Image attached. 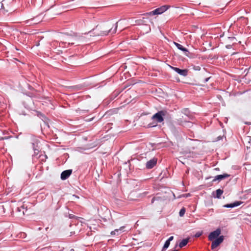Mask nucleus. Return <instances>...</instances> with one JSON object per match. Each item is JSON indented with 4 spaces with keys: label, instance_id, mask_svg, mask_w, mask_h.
I'll return each mask as SVG.
<instances>
[{
    "label": "nucleus",
    "instance_id": "f257e3e1",
    "mask_svg": "<svg viewBox=\"0 0 251 251\" xmlns=\"http://www.w3.org/2000/svg\"><path fill=\"white\" fill-rule=\"evenodd\" d=\"M139 120L143 125H147L148 127H154L156 126L157 113L152 116L149 115H142Z\"/></svg>",
    "mask_w": 251,
    "mask_h": 251
},
{
    "label": "nucleus",
    "instance_id": "f03ea898",
    "mask_svg": "<svg viewBox=\"0 0 251 251\" xmlns=\"http://www.w3.org/2000/svg\"><path fill=\"white\" fill-rule=\"evenodd\" d=\"M112 27H106L105 25H97L95 28L93 29L94 36H106L110 32Z\"/></svg>",
    "mask_w": 251,
    "mask_h": 251
},
{
    "label": "nucleus",
    "instance_id": "7ed1b4c3",
    "mask_svg": "<svg viewBox=\"0 0 251 251\" xmlns=\"http://www.w3.org/2000/svg\"><path fill=\"white\" fill-rule=\"evenodd\" d=\"M155 15H157V9H154L153 11L151 12H150L144 14V17H143V19H139L136 21L135 22L137 23V25H139L146 24L145 23L146 22L145 19H149V17H148L149 16H152ZM151 20V19L150 18V20Z\"/></svg>",
    "mask_w": 251,
    "mask_h": 251
},
{
    "label": "nucleus",
    "instance_id": "20e7f679",
    "mask_svg": "<svg viewBox=\"0 0 251 251\" xmlns=\"http://www.w3.org/2000/svg\"><path fill=\"white\" fill-rule=\"evenodd\" d=\"M171 118L170 114L166 110L158 111V123H161L164 120Z\"/></svg>",
    "mask_w": 251,
    "mask_h": 251
},
{
    "label": "nucleus",
    "instance_id": "39448f33",
    "mask_svg": "<svg viewBox=\"0 0 251 251\" xmlns=\"http://www.w3.org/2000/svg\"><path fill=\"white\" fill-rule=\"evenodd\" d=\"M75 40L73 39L71 36H66L64 38H62V40L59 43V46L62 47H66V44L68 45H73L74 44V41Z\"/></svg>",
    "mask_w": 251,
    "mask_h": 251
},
{
    "label": "nucleus",
    "instance_id": "423d86ee",
    "mask_svg": "<svg viewBox=\"0 0 251 251\" xmlns=\"http://www.w3.org/2000/svg\"><path fill=\"white\" fill-rule=\"evenodd\" d=\"M221 233V230L220 228H218L216 229L215 230L210 233L208 236V240L209 241H213L217 238H218L220 236Z\"/></svg>",
    "mask_w": 251,
    "mask_h": 251
},
{
    "label": "nucleus",
    "instance_id": "0eeeda50",
    "mask_svg": "<svg viewBox=\"0 0 251 251\" xmlns=\"http://www.w3.org/2000/svg\"><path fill=\"white\" fill-rule=\"evenodd\" d=\"M224 236L223 235L220 236L218 238L212 241L211 243V249L214 250V249L218 247L224 241Z\"/></svg>",
    "mask_w": 251,
    "mask_h": 251
},
{
    "label": "nucleus",
    "instance_id": "6e6552de",
    "mask_svg": "<svg viewBox=\"0 0 251 251\" xmlns=\"http://www.w3.org/2000/svg\"><path fill=\"white\" fill-rule=\"evenodd\" d=\"M171 68L175 71L176 72L178 73L181 75L183 76H186L188 75V70L187 69H180L178 68L175 67H171Z\"/></svg>",
    "mask_w": 251,
    "mask_h": 251
},
{
    "label": "nucleus",
    "instance_id": "1a4fd4ad",
    "mask_svg": "<svg viewBox=\"0 0 251 251\" xmlns=\"http://www.w3.org/2000/svg\"><path fill=\"white\" fill-rule=\"evenodd\" d=\"M177 123L179 125L182 126H186L188 124L189 125L188 126H190L191 125H192V123L188 122L186 119L184 118L183 117L181 118L177 119Z\"/></svg>",
    "mask_w": 251,
    "mask_h": 251
},
{
    "label": "nucleus",
    "instance_id": "9d476101",
    "mask_svg": "<svg viewBox=\"0 0 251 251\" xmlns=\"http://www.w3.org/2000/svg\"><path fill=\"white\" fill-rule=\"evenodd\" d=\"M72 173V170H67L64 171L61 174V178L62 180H65L69 177Z\"/></svg>",
    "mask_w": 251,
    "mask_h": 251
},
{
    "label": "nucleus",
    "instance_id": "9b49d317",
    "mask_svg": "<svg viewBox=\"0 0 251 251\" xmlns=\"http://www.w3.org/2000/svg\"><path fill=\"white\" fill-rule=\"evenodd\" d=\"M157 163V159L153 158L148 161L146 163V168L147 169L152 168Z\"/></svg>",
    "mask_w": 251,
    "mask_h": 251
},
{
    "label": "nucleus",
    "instance_id": "f8f14e48",
    "mask_svg": "<svg viewBox=\"0 0 251 251\" xmlns=\"http://www.w3.org/2000/svg\"><path fill=\"white\" fill-rule=\"evenodd\" d=\"M174 43L178 49L184 51L185 55L188 56V54L189 53V52L186 48H184L183 46H182L181 44L179 43L176 42H175Z\"/></svg>",
    "mask_w": 251,
    "mask_h": 251
},
{
    "label": "nucleus",
    "instance_id": "ddd939ff",
    "mask_svg": "<svg viewBox=\"0 0 251 251\" xmlns=\"http://www.w3.org/2000/svg\"><path fill=\"white\" fill-rule=\"evenodd\" d=\"M18 210L20 212H22L23 215H28L30 214V211H28V209L27 208V206H25V204L18 208Z\"/></svg>",
    "mask_w": 251,
    "mask_h": 251
},
{
    "label": "nucleus",
    "instance_id": "4468645a",
    "mask_svg": "<svg viewBox=\"0 0 251 251\" xmlns=\"http://www.w3.org/2000/svg\"><path fill=\"white\" fill-rule=\"evenodd\" d=\"M230 176V175L227 174H224L223 175H217L215 177V178L213 179V181L219 180L221 181L225 178H227Z\"/></svg>",
    "mask_w": 251,
    "mask_h": 251
},
{
    "label": "nucleus",
    "instance_id": "2eb2a0df",
    "mask_svg": "<svg viewBox=\"0 0 251 251\" xmlns=\"http://www.w3.org/2000/svg\"><path fill=\"white\" fill-rule=\"evenodd\" d=\"M169 5H164L158 7V15L161 14L170 8Z\"/></svg>",
    "mask_w": 251,
    "mask_h": 251
},
{
    "label": "nucleus",
    "instance_id": "dca6fc26",
    "mask_svg": "<svg viewBox=\"0 0 251 251\" xmlns=\"http://www.w3.org/2000/svg\"><path fill=\"white\" fill-rule=\"evenodd\" d=\"M189 239H183L179 244V247L181 248L185 246L188 243Z\"/></svg>",
    "mask_w": 251,
    "mask_h": 251
},
{
    "label": "nucleus",
    "instance_id": "f3484780",
    "mask_svg": "<svg viewBox=\"0 0 251 251\" xmlns=\"http://www.w3.org/2000/svg\"><path fill=\"white\" fill-rule=\"evenodd\" d=\"M216 198H217L218 199H220V198H221V195L223 194L224 192H223V190H222L220 189H219L216 190Z\"/></svg>",
    "mask_w": 251,
    "mask_h": 251
},
{
    "label": "nucleus",
    "instance_id": "a211bd4d",
    "mask_svg": "<svg viewBox=\"0 0 251 251\" xmlns=\"http://www.w3.org/2000/svg\"><path fill=\"white\" fill-rule=\"evenodd\" d=\"M185 212V209L184 207L181 208L179 212V215L180 217H182L184 216Z\"/></svg>",
    "mask_w": 251,
    "mask_h": 251
},
{
    "label": "nucleus",
    "instance_id": "6ab92c4d",
    "mask_svg": "<svg viewBox=\"0 0 251 251\" xmlns=\"http://www.w3.org/2000/svg\"><path fill=\"white\" fill-rule=\"evenodd\" d=\"M170 244V242L169 241L167 240L164 245L163 249L166 250V249H167L168 248V247L169 246Z\"/></svg>",
    "mask_w": 251,
    "mask_h": 251
},
{
    "label": "nucleus",
    "instance_id": "aec40b11",
    "mask_svg": "<svg viewBox=\"0 0 251 251\" xmlns=\"http://www.w3.org/2000/svg\"><path fill=\"white\" fill-rule=\"evenodd\" d=\"M242 203H243V202L241 201H234V202H233L232 203H233L234 207L239 206Z\"/></svg>",
    "mask_w": 251,
    "mask_h": 251
},
{
    "label": "nucleus",
    "instance_id": "412c9836",
    "mask_svg": "<svg viewBox=\"0 0 251 251\" xmlns=\"http://www.w3.org/2000/svg\"><path fill=\"white\" fill-rule=\"evenodd\" d=\"M226 208H233L234 207L233 204L232 203L229 204H226L224 206Z\"/></svg>",
    "mask_w": 251,
    "mask_h": 251
},
{
    "label": "nucleus",
    "instance_id": "4be33fe9",
    "mask_svg": "<svg viewBox=\"0 0 251 251\" xmlns=\"http://www.w3.org/2000/svg\"><path fill=\"white\" fill-rule=\"evenodd\" d=\"M185 115H187V116H188V117H189V116H188V114L189 113V111L188 110V109H184L183 110V112H182Z\"/></svg>",
    "mask_w": 251,
    "mask_h": 251
},
{
    "label": "nucleus",
    "instance_id": "5701e85b",
    "mask_svg": "<svg viewBox=\"0 0 251 251\" xmlns=\"http://www.w3.org/2000/svg\"><path fill=\"white\" fill-rule=\"evenodd\" d=\"M201 68L199 66H194L193 67V69L196 71H200L201 70Z\"/></svg>",
    "mask_w": 251,
    "mask_h": 251
},
{
    "label": "nucleus",
    "instance_id": "b1692460",
    "mask_svg": "<svg viewBox=\"0 0 251 251\" xmlns=\"http://www.w3.org/2000/svg\"><path fill=\"white\" fill-rule=\"evenodd\" d=\"M202 234V232H198L197 233H196V234H195V237H199L200 236H201Z\"/></svg>",
    "mask_w": 251,
    "mask_h": 251
},
{
    "label": "nucleus",
    "instance_id": "393cba45",
    "mask_svg": "<svg viewBox=\"0 0 251 251\" xmlns=\"http://www.w3.org/2000/svg\"><path fill=\"white\" fill-rule=\"evenodd\" d=\"M119 231V229H115V230L114 231H112L111 232V234L112 235H115L116 234V232H118Z\"/></svg>",
    "mask_w": 251,
    "mask_h": 251
},
{
    "label": "nucleus",
    "instance_id": "a878e982",
    "mask_svg": "<svg viewBox=\"0 0 251 251\" xmlns=\"http://www.w3.org/2000/svg\"><path fill=\"white\" fill-rule=\"evenodd\" d=\"M210 78V77L205 78L204 80V83L207 82L209 80Z\"/></svg>",
    "mask_w": 251,
    "mask_h": 251
},
{
    "label": "nucleus",
    "instance_id": "bb28decb",
    "mask_svg": "<svg viewBox=\"0 0 251 251\" xmlns=\"http://www.w3.org/2000/svg\"><path fill=\"white\" fill-rule=\"evenodd\" d=\"M69 217L71 219L74 218L75 217V216L73 214H69Z\"/></svg>",
    "mask_w": 251,
    "mask_h": 251
},
{
    "label": "nucleus",
    "instance_id": "cd10ccee",
    "mask_svg": "<svg viewBox=\"0 0 251 251\" xmlns=\"http://www.w3.org/2000/svg\"><path fill=\"white\" fill-rule=\"evenodd\" d=\"M174 239V237L173 236H171L169 238V239L167 240L168 241H169L170 242L171 241L173 240Z\"/></svg>",
    "mask_w": 251,
    "mask_h": 251
},
{
    "label": "nucleus",
    "instance_id": "c85d7f7f",
    "mask_svg": "<svg viewBox=\"0 0 251 251\" xmlns=\"http://www.w3.org/2000/svg\"><path fill=\"white\" fill-rule=\"evenodd\" d=\"M34 151H35V153L37 154L39 152V150L37 149V148L35 149L34 148Z\"/></svg>",
    "mask_w": 251,
    "mask_h": 251
},
{
    "label": "nucleus",
    "instance_id": "c756f323",
    "mask_svg": "<svg viewBox=\"0 0 251 251\" xmlns=\"http://www.w3.org/2000/svg\"><path fill=\"white\" fill-rule=\"evenodd\" d=\"M34 151H35V153L37 154L39 152V150L37 149V148L35 149L34 148Z\"/></svg>",
    "mask_w": 251,
    "mask_h": 251
},
{
    "label": "nucleus",
    "instance_id": "7c9ffc66",
    "mask_svg": "<svg viewBox=\"0 0 251 251\" xmlns=\"http://www.w3.org/2000/svg\"><path fill=\"white\" fill-rule=\"evenodd\" d=\"M117 25H116L115 27V29H114L113 31H112V33H114L116 32V29H117Z\"/></svg>",
    "mask_w": 251,
    "mask_h": 251
},
{
    "label": "nucleus",
    "instance_id": "2f4dec72",
    "mask_svg": "<svg viewBox=\"0 0 251 251\" xmlns=\"http://www.w3.org/2000/svg\"><path fill=\"white\" fill-rule=\"evenodd\" d=\"M159 91H161V89H158V92H157L158 94L160 93Z\"/></svg>",
    "mask_w": 251,
    "mask_h": 251
},
{
    "label": "nucleus",
    "instance_id": "473e14b6",
    "mask_svg": "<svg viewBox=\"0 0 251 251\" xmlns=\"http://www.w3.org/2000/svg\"><path fill=\"white\" fill-rule=\"evenodd\" d=\"M154 200H155V198L154 197L152 198L151 202H153Z\"/></svg>",
    "mask_w": 251,
    "mask_h": 251
}]
</instances>
